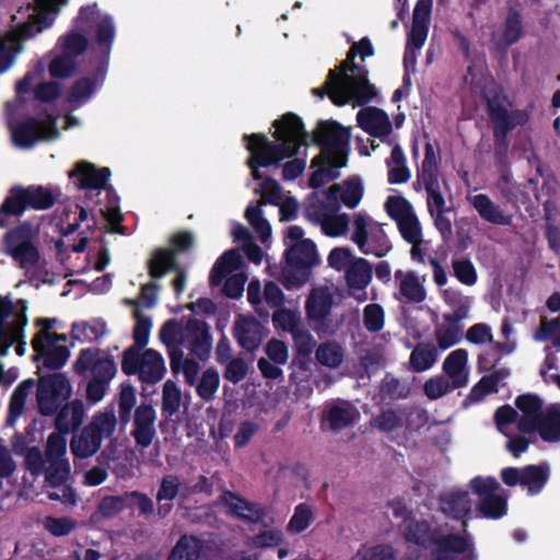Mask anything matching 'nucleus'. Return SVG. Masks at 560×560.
Masks as SVG:
<instances>
[{
    "label": "nucleus",
    "mask_w": 560,
    "mask_h": 560,
    "mask_svg": "<svg viewBox=\"0 0 560 560\" xmlns=\"http://www.w3.org/2000/svg\"><path fill=\"white\" fill-rule=\"evenodd\" d=\"M374 54V48L369 38H362L353 43L347 59L339 68L331 70L325 83V93L337 105L350 102L361 105L370 102L375 96V88L368 80V70L361 63L354 62L359 56L361 62L365 57ZM314 94L323 97L322 89H314Z\"/></svg>",
    "instance_id": "obj_1"
},
{
    "label": "nucleus",
    "mask_w": 560,
    "mask_h": 560,
    "mask_svg": "<svg viewBox=\"0 0 560 560\" xmlns=\"http://www.w3.org/2000/svg\"><path fill=\"white\" fill-rule=\"evenodd\" d=\"M273 137L276 142L267 140L264 136L253 135L246 137L247 149L250 152L248 165L255 179L261 178L257 167L278 164L285 158L292 156L305 143V132L300 118L293 114L284 115L275 121Z\"/></svg>",
    "instance_id": "obj_2"
},
{
    "label": "nucleus",
    "mask_w": 560,
    "mask_h": 560,
    "mask_svg": "<svg viewBox=\"0 0 560 560\" xmlns=\"http://www.w3.org/2000/svg\"><path fill=\"white\" fill-rule=\"evenodd\" d=\"M67 2L68 0H35L33 4L18 11L14 20L21 21L19 30L0 37V72L12 65L20 50V42L51 25L59 9Z\"/></svg>",
    "instance_id": "obj_3"
},
{
    "label": "nucleus",
    "mask_w": 560,
    "mask_h": 560,
    "mask_svg": "<svg viewBox=\"0 0 560 560\" xmlns=\"http://www.w3.org/2000/svg\"><path fill=\"white\" fill-rule=\"evenodd\" d=\"M314 137L322 151L312 162V167L317 170L314 171L310 184L312 187H319L337 177L338 168L346 165L350 133L336 122H323Z\"/></svg>",
    "instance_id": "obj_4"
},
{
    "label": "nucleus",
    "mask_w": 560,
    "mask_h": 560,
    "mask_svg": "<svg viewBox=\"0 0 560 560\" xmlns=\"http://www.w3.org/2000/svg\"><path fill=\"white\" fill-rule=\"evenodd\" d=\"M285 262L282 268V281L288 289L303 285L310 278L311 268L317 262L315 244L304 237L303 230L291 225L287 230Z\"/></svg>",
    "instance_id": "obj_5"
},
{
    "label": "nucleus",
    "mask_w": 560,
    "mask_h": 560,
    "mask_svg": "<svg viewBox=\"0 0 560 560\" xmlns=\"http://www.w3.org/2000/svg\"><path fill=\"white\" fill-rule=\"evenodd\" d=\"M405 552L400 560H418L421 547L436 540V560H455V555L465 552L468 544L460 537L450 536L442 540L429 532L425 523H410L405 532Z\"/></svg>",
    "instance_id": "obj_6"
},
{
    "label": "nucleus",
    "mask_w": 560,
    "mask_h": 560,
    "mask_svg": "<svg viewBox=\"0 0 560 560\" xmlns=\"http://www.w3.org/2000/svg\"><path fill=\"white\" fill-rule=\"evenodd\" d=\"M161 341L171 349L187 345L189 350L199 359L205 360L211 349L208 326L197 319L188 320L185 325L174 320L166 322L160 330Z\"/></svg>",
    "instance_id": "obj_7"
},
{
    "label": "nucleus",
    "mask_w": 560,
    "mask_h": 560,
    "mask_svg": "<svg viewBox=\"0 0 560 560\" xmlns=\"http://www.w3.org/2000/svg\"><path fill=\"white\" fill-rule=\"evenodd\" d=\"M350 240L364 255L384 257L392 249L385 224L377 222L364 211L352 214Z\"/></svg>",
    "instance_id": "obj_8"
},
{
    "label": "nucleus",
    "mask_w": 560,
    "mask_h": 560,
    "mask_svg": "<svg viewBox=\"0 0 560 560\" xmlns=\"http://www.w3.org/2000/svg\"><path fill=\"white\" fill-rule=\"evenodd\" d=\"M541 400L530 394L522 395L516 399L517 410L511 406L499 408L494 415L495 423L500 432L509 435L508 427L514 424L520 432L535 431L544 411Z\"/></svg>",
    "instance_id": "obj_9"
},
{
    "label": "nucleus",
    "mask_w": 560,
    "mask_h": 560,
    "mask_svg": "<svg viewBox=\"0 0 560 560\" xmlns=\"http://www.w3.org/2000/svg\"><path fill=\"white\" fill-rule=\"evenodd\" d=\"M26 308L25 300L12 301L0 295V354H4L12 342L21 340L27 322Z\"/></svg>",
    "instance_id": "obj_10"
},
{
    "label": "nucleus",
    "mask_w": 560,
    "mask_h": 560,
    "mask_svg": "<svg viewBox=\"0 0 560 560\" xmlns=\"http://www.w3.org/2000/svg\"><path fill=\"white\" fill-rule=\"evenodd\" d=\"M121 369L126 374H139L140 380L149 383L159 382L165 371L163 357L153 349H147L139 353L136 348L125 351Z\"/></svg>",
    "instance_id": "obj_11"
},
{
    "label": "nucleus",
    "mask_w": 560,
    "mask_h": 560,
    "mask_svg": "<svg viewBox=\"0 0 560 560\" xmlns=\"http://www.w3.org/2000/svg\"><path fill=\"white\" fill-rule=\"evenodd\" d=\"M54 202L51 191L42 186L14 188L10 191L0 208V224L4 225L7 214H21L27 207L35 209L49 208Z\"/></svg>",
    "instance_id": "obj_12"
},
{
    "label": "nucleus",
    "mask_w": 560,
    "mask_h": 560,
    "mask_svg": "<svg viewBox=\"0 0 560 560\" xmlns=\"http://www.w3.org/2000/svg\"><path fill=\"white\" fill-rule=\"evenodd\" d=\"M70 395L71 386L62 374L42 377L36 392L39 412L45 416L52 415Z\"/></svg>",
    "instance_id": "obj_13"
},
{
    "label": "nucleus",
    "mask_w": 560,
    "mask_h": 560,
    "mask_svg": "<svg viewBox=\"0 0 560 560\" xmlns=\"http://www.w3.org/2000/svg\"><path fill=\"white\" fill-rule=\"evenodd\" d=\"M338 210L329 202H319L315 199H310L307 206L308 217L317 221L324 234L330 237L346 235L351 224L349 215Z\"/></svg>",
    "instance_id": "obj_14"
},
{
    "label": "nucleus",
    "mask_w": 560,
    "mask_h": 560,
    "mask_svg": "<svg viewBox=\"0 0 560 560\" xmlns=\"http://www.w3.org/2000/svg\"><path fill=\"white\" fill-rule=\"evenodd\" d=\"M36 234L37 229L28 223H23L7 234V252L22 267L33 266L38 259V252L32 244Z\"/></svg>",
    "instance_id": "obj_15"
},
{
    "label": "nucleus",
    "mask_w": 560,
    "mask_h": 560,
    "mask_svg": "<svg viewBox=\"0 0 560 560\" xmlns=\"http://www.w3.org/2000/svg\"><path fill=\"white\" fill-rule=\"evenodd\" d=\"M485 96L491 116L499 127L511 129L528 120L529 114L527 110L512 108L504 96H501V90L494 82H490V88L485 92Z\"/></svg>",
    "instance_id": "obj_16"
},
{
    "label": "nucleus",
    "mask_w": 560,
    "mask_h": 560,
    "mask_svg": "<svg viewBox=\"0 0 560 560\" xmlns=\"http://www.w3.org/2000/svg\"><path fill=\"white\" fill-rule=\"evenodd\" d=\"M470 489L480 498V511L487 517L498 518L506 512V500L498 493L500 485L491 477H476Z\"/></svg>",
    "instance_id": "obj_17"
},
{
    "label": "nucleus",
    "mask_w": 560,
    "mask_h": 560,
    "mask_svg": "<svg viewBox=\"0 0 560 560\" xmlns=\"http://www.w3.org/2000/svg\"><path fill=\"white\" fill-rule=\"evenodd\" d=\"M334 304L332 285L324 284L314 288L305 302L307 318L318 330L326 328L327 318Z\"/></svg>",
    "instance_id": "obj_18"
},
{
    "label": "nucleus",
    "mask_w": 560,
    "mask_h": 560,
    "mask_svg": "<svg viewBox=\"0 0 560 560\" xmlns=\"http://www.w3.org/2000/svg\"><path fill=\"white\" fill-rule=\"evenodd\" d=\"M443 375L456 389L468 385L470 378L469 353L458 348L451 351L442 363Z\"/></svg>",
    "instance_id": "obj_19"
},
{
    "label": "nucleus",
    "mask_w": 560,
    "mask_h": 560,
    "mask_svg": "<svg viewBox=\"0 0 560 560\" xmlns=\"http://www.w3.org/2000/svg\"><path fill=\"white\" fill-rule=\"evenodd\" d=\"M75 369L80 373L90 372L94 380L107 382L116 373V366L113 360L98 351L88 349L81 352Z\"/></svg>",
    "instance_id": "obj_20"
},
{
    "label": "nucleus",
    "mask_w": 560,
    "mask_h": 560,
    "mask_svg": "<svg viewBox=\"0 0 560 560\" xmlns=\"http://www.w3.org/2000/svg\"><path fill=\"white\" fill-rule=\"evenodd\" d=\"M363 195L364 187L361 179L351 177L340 184L330 186L327 191L326 202L334 205L335 209H340V203L353 209L359 206Z\"/></svg>",
    "instance_id": "obj_21"
},
{
    "label": "nucleus",
    "mask_w": 560,
    "mask_h": 560,
    "mask_svg": "<svg viewBox=\"0 0 560 560\" xmlns=\"http://www.w3.org/2000/svg\"><path fill=\"white\" fill-rule=\"evenodd\" d=\"M57 135L54 121L33 119L12 129L14 143L21 148L32 147L37 140L54 139Z\"/></svg>",
    "instance_id": "obj_22"
},
{
    "label": "nucleus",
    "mask_w": 560,
    "mask_h": 560,
    "mask_svg": "<svg viewBox=\"0 0 560 560\" xmlns=\"http://www.w3.org/2000/svg\"><path fill=\"white\" fill-rule=\"evenodd\" d=\"M398 287L397 299L407 303H421L427 298L425 277L413 271L398 270L395 272Z\"/></svg>",
    "instance_id": "obj_23"
},
{
    "label": "nucleus",
    "mask_w": 560,
    "mask_h": 560,
    "mask_svg": "<svg viewBox=\"0 0 560 560\" xmlns=\"http://www.w3.org/2000/svg\"><path fill=\"white\" fill-rule=\"evenodd\" d=\"M345 278L351 294L359 302L366 301L368 295L364 289L372 280V267L369 261L364 258H357L347 269Z\"/></svg>",
    "instance_id": "obj_24"
},
{
    "label": "nucleus",
    "mask_w": 560,
    "mask_h": 560,
    "mask_svg": "<svg viewBox=\"0 0 560 560\" xmlns=\"http://www.w3.org/2000/svg\"><path fill=\"white\" fill-rule=\"evenodd\" d=\"M467 200L486 222L495 225H510L512 215L506 213L498 203L486 194L468 195Z\"/></svg>",
    "instance_id": "obj_25"
},
{
    "label": "nucleus",
    "mask_w": 560,
    "mask_h": 560,
    "mask_svg": "<svg viewBox=\"0 0 560 560\" xmlns=\"http://www.w3.org/2000/svg\"><path fill=\"white\" fill-rule=\"evenodd\" d=\"M432 7V0H418L412 19V27L409 36L408 49L410 52L420 49L428 35V23Z\"/></svg>",
    "instance_id": "obj_26"
},
{
    "label": "nucleus",
    "mask_w": 560,
    "mask_h": 560,
    "mask_svg": "<svg viewBox=\"0 0 560 560\" xmlns=\"http://www.w3.org/2000/svg\"><path fill=\"white\" fill-rule=\"evenodd\" d=\"M155 410L152 406L141 405L137 408L132 435L142 447L149 446L155 435Z\"/></svg>",
    "instance_id": "obj_27"
},
{
    "label": "nucleus",
    "mask_w": 560,
    "mask_h": 560,
    "mask_svg": "<svg viewBox=\"0 0 560 560\" xmlns=\"http://www.w3.org/2000/svg\"><path fill=\"white\" fill-rule=\"evenodd\" d=\"M234 336L246 350L258 348L262 338L259 323L254 317L245 315L237 316L234 323Z\"/></svg>",
    "instance_id": "obj_28"
},
{
    "label": "nucleus",
    "mask_w": 560,
    "mask_h": 560,
    "mask_svg": "<svg viewBox=\"0 0 560 560\" xmlns=\"http://www.w3.org/2000/svg\"><path fill=\"white\" fill-rule=\"evenodd\" d=\"M109 171L107 168H95L94 165L88 162H79L75 168L70 172L77 185L81 188L97 189L105 185Z\"/></svg>",
    "instance_id": "obj_29"
},
{
    "label": "nucleus",
    "mask_w": 560,
    "mask_h": 560,
    "mask_svg": "<svg viewBox=\"0 0 560 560\" xmlns=\"http://www.w3.org/2000/svg\"><path fill=\"white\" fill-rule=\"evenodd\" d=\"M358 122L362 129L374 137L386 136L392 130V125L386 114L374 107L359 112Z\"/></svg>",
    "instance_id": "obj_30"
},
{
    "label": "nucleus",
    "mask_w": 560,
    "mask_h": 560,
    "mask_svg": "<svg viewBox=\"0 0 560 560\" xmlns=\"http://www.w3.org/2000/svg\"><path fill=\"white\" fill-rule=\"evenodd\" d=\"M55 322L50 319H38V332L33 339V348L38 355L45 354L56 346H63L66 337L52 330Z\"/></svg>",
    "instance_id": "obj_31"
},
{
    "label": "nucleus",
    "mask_w": 560,
    "mask_h": 560,
    "mask_svg": "<svg viewBox=\"0 0 560 560\" xmlns=\"http://www.w3.org/2000/svg\"><path fill=\"white\" fill-rule=\"evenodd\" d=\"M220 503L226 508L229 513L252 522H258L264 517L262 510L245 502L231 492L223 493L220 498Z\"/></svg>",
    "instance_id": "obj_32"
},
{
    "label": "nucleus",
    "mask_w": 560,
    "mask_h": 560,
    "mask_svg": "<svg viewBox=\"0 0 560 560\" xmlns=\"http://www.w3.org/2000/svg\"><path fill=\"white\" fill-rule=\"evenodd\" d=\"M85 411L83 402L73 400L67 404L56 418V428L62 433L78 429L84 420Z\"/></svg>",
    "instance_id": "obj_33"
},
{
    "label": "nucleus",
    "mask_w": 560,
    "mask_h": 560,
    "mask_svg": "<svg viewBox=\"0 0 560 560\" xmlns=\"http://www.w3.org/2000/svg\"><path fill=\"white\" fill-rule=\"evenodd\" d=\"M101 438L93 434L86 427L70 441V450L77 458H89L101 448Z\"/></svg>",
    "instance_id": "obj_34"
},
{
    "label": "nucleus",
    "mask_w": 560,
    "mask_h": 560,
    "mask_svg": "<svg viewBox=\"0 0 560 560\" xmlns=\"http://www.w3.org/2000/svg\"><path fill=\"white\" fill-rule=\"evenodd\" d=\"M535 431L546 442L560 441V407L553 405L544 410Z\"/></svg>",
    "instance_id": "obj_35"
},
{
    "label": "nucleus",
    "mask_w": 560,
    "mask_h": 560,
    "mask_svg": "<svg viewBox=\"0 0 560 560\" xmlns=\"http://www.w3.org/2000/svg\"><path fill=\"white\" fill-rule=\"evenodd\" d=\"M243 265L241 255L236 250L225 252L215 262L211 270L210 281L212 284L218 285L222 280L238 270Z\"/></svg>",
    "instance_id": "obj_36"
},
{
    "label": "nucleus",
    "mask_w": 560,
    "mask_h": 560,
    "mask_svg": "<svg viewBox=\"0 0 560 560\" xmlns=\"http://www.w3.org/2000/svg\"><path fill=\"white\" fill-rule=\"evenodd\" d=\"M471 506L472 502L468 493L466 491H456L443 498L441 509L445 514L460 518L467 515Z\"/></svg>",
    "instance_id": "obj_37"
},
{
    "label": "nucleus",
    "mask_w": 560,
    "mask_h": 560,
    "mask_svg": "<svg viewBox=\"0 0 560 560\" xmlns=\"http://www.w3.org/2000/svg\"><path fill=\"white\" fill-rule=\"evenodd\" d=\"M359 418L358 410L348 402L341 401L328 410L327 419L334 430L351 425Z\"/></svg>",
    "instance_id": "obj_38"
},
{
    "label": "nucleus",
    "mask_w": 560,
    "mask_h": 560,
    "mask_svg": "<svg viewBox=\"0 0 560 560\" xmlns=\"http://www.w3.org/2000/svg\"><path fill=\"white\" fill-rule=\"evenodd\" d=\"M509 376L506 370L495 371L494 373L483 376L470 390L468 399L472 402L481 400L487 394L497 392L499 383Z\"/></svg>",
    "instance_id": "obj_39"
},
{
    "label": "nucleus",
    "mask_w": 560,
    "mask_h": 560,
    "mask_svg": "<svg viewBox=\"0 0 560 560\" xmlns=\"http://www.w3.org/2000/svg\"><path fill=\"white\" fill-rule=\"evenodd\" d=\"M117 425V419L113 409H106L102 412L96 413L92 421L86 425V428L96 436L101 438V442L103 439L109 438Z\"/></svg>",
    "instance_id": "obj_40"
},
{
    "label": "nucleus",
    "mask_w": 560,
    "mask_h": 560,
    "mask_svg": "<svg viewBox=\"0 0 560 560\" xmlns=\"http://www.w3.org/2000/svg\"><path fill=\"white\" fill-rule=\"evenodd\" d=\"M384 208L388 217L393 219L396 224L416 214L411 202L402 196H389L384 203Z\"/></svg>",
    "instance_id": "obj_41"
},
{
    "label": "nucleus",
    "mask_w": 560,
    "mask_h": 560,
    "mask_svg": "<svg viewBox=\"0 0 560 560\" xmlns=\"http://www.w3.org/2000/svg\"><path fill=\"white\" fill-rule=\"evenodd\" d=\"M462 325L443 317V322L435 330V339L441 349H448L456 345L462 337Z\"/></svg>",
    "instance_id": "obj_42"
},
{
    "label": "nucleus",
    "mask_w": 560,
    "mask_h": 560,
    "mask_svg": "<svg viewBox=\"0 0 560 560\" xmlns=\"http://www.w3.org/2000/svg\"><path fill=\"white\" fill-rule=\"evenodd\" d=\"M46 466L43 470L45 480L52 487L63 485L70 476L69 460H46Z\"/></svg>",
    "instance_id": "obj_43"
},
{
    "label": "nucleus",
    "mask_w": 560,
    "mask_h": 560,
    "mask_svg": "<svg viewBox=\"0 0 560 560\" xmlns=\"http://www.w3.org/2000/svg\"><path fill=\"white\" fill-rule=\"evenodd\" d=\"M548 478V469L545 466H526L524 467V477L522 486L526 487L528 493L535 494L541 490Z\"/></svg>",
    "instance_id": "obj_44"
},
{
    "label": "nucleus",
    "mask_w": 560,
    "mask_h": 560,
    "mask_svg": "<svg viewBox=\"0 0 560 560\" xmlns=\"http://www.w3.org/2000/svg\"><path fill=\"white\" fill-rule=\"evenodd\" d=\"M171 366L174 372H182L190 385L195 383L200 369L196 361L184 358L183 353L177 351L171 353Z\"/></svg>",
    "instance_id": "obj_45"
},
{
    "label": "nucleus",
    "mask_w": 560,
    "mask_h": 560,
    "mask_svg": "<svg viewBox=\"0 0 560 560\" xmlns=\"http://www.w3.org/2000/svg\"><path fill=\"white\" fill-rule=\"evenodd\" d=\"M455 389L456 387L450 384V382L443 374L432 376L429 380H427L425 383L423 384L424 395L430 400L442 398Z\"/></svg>",
    "instance_id": "obj_46"
},
{
    "label": "nucleus",
    "mask_w": 560,
    "mask_h": 560,
    "mask_svg": "<svg viewBox=\"0 0 560 560\" xmlns=\"http://www.w3.org/2000/svg\"><path fill=\"white\" fill-rule=\"evenodd\" d=\"M67 438L60 431L49 434L46 443V460H67Z\"/></svg>",
    "instance_id": "obj_47"
},
{
    "label": "nucleus",
    "mask_w": 560,
    "mask_h": 560,
    "mask_svg": "<svg viewBox=\"0 0 560 560\" xmlns=\"http://www.w3.org/2000/svg\"><path fill=\"white\" fill-rule=\"evenodd\" d=\"M200 550L199 540L194 537H183L174 547L170 560H196Z\"/></svg>",
    "instance_id": "obj_48"
},
{
    "label": "nucleus",
    "mask_w": 560,
    "mask_h": 560,
    "mask_svg": "<svg viewBox=\"0 0 560 560\" xmlns=\"http://www.w3.org/2000/svg\"><path fill=\"white\" fill-rule=\"evenodd\" d=\"M435 350L429 346H418L410 354V364L413 370L423 372L429 370L436 361Z\"/></svg>",
    "instance_id": "obj_49"
},
{
    "label": "nucleus",
    "mask_w": 560,
    "mask_h": 560,
    "mask_svg": "<svg viewBox=\"0 0 560 560\" xmlns=\"http://www.w3.org/2000/svg\"><path fill=\"white\" fill-rule=\"evenodd\" d=\"M182 404V394L176 384L172 381H166L163 385L162 393V409L167 415L172 416L178 411Z\"/></svg>",
    "instance_id": "obj_50"
},
{
    "label": "nucleus",
    "mask_w": 560,
    "mask_h": 560,
    "mask_svg": "<svg viewBox=\"0 0 560 560\" xmlns=\"http://www.w3.org/2000/svg\"><path fill=\"white\" fill-rule=\"evenodd\" d=\"M245 217L253 229L258 234L261 242H266L270 234L271 228L266 219L262 217L259 206H249L246 209Z\"/></svg>",
    "instance_id": "obj_51"
},
{
    "label": "nucleus",
    "mask_w": 560,
    "mask_h": 560,
    "mask_svg": "<svg viewBox=\"0 0 560 560\" xmlns=\"http://www.w3.org/2000/svg\"><path fill=\"white\" fill-rule=\"evenodd\" d=\"M33 389V381L27 380L21 383L14 390L11 402H10V422H13L14 418L19 417L26 401V398Z\"/></svg>",
    "instance_id": "obj_52"
},
{
    "label": "nucleus",
    "mask_w": 560,
    "mask_h": 560,
    "mask_svg": "<svg viewBox=\"0 0 560 560\" xmlns=\"http://www.w3.org/2000/svg\"><path fill=\"white\" fill-rule=\"evenodd\" d=\"M219 373L212 369L206 370L197 385L199 397L205 400H211L219 388Z\"/></svg>",
    "instance_id": "obj_53"
},
{
    "label": "nucleus",
    "mask_w": 560,
    "mask_h": 560,
    "mask_svg": "<svg viewBox=\"0 0 560 560\" xmlns=\"http://www.w3.org/2000/svg\"><path fill=\"white\" fill-rule=\"evenodd\" d=\"M319 363L328 368H337L343 360V352L336 343H324L316 351Z\"/></svg>",
    "instance_id": "obj_54"
},
{
    "label": "nucleus",
    "mask_w": 560,
    "mask_h": 560,
    "mask_svg": "<svg viewBox=\"0 0 560 560\" xmlns=\"http://www.w3.org/2000/svg\"><path fill=\"white\" fill-rule=\"evenodd\" d=\"M538 341H551L560 346V318L546 319L540 323L539 329L535 334Z\"/></svg>",
    "instance_id": "obj_55"
},
{
    "label": "nucleus",
    "mask_w": 560,
    "mask_h": 560,
    "mask_svg": "<svg viewBox=\"0 0 560 560\" xmlns=\"http://www.w3.org/2000/svg\"><path fill=\"white\" fill-rule=\"evenodd\" d=\"M402 238L408 243L423 242L421 223L417 214L397 224Z\"/></svg>",
    "instance_id": "obj_56"
},
{
    "label": "nucleus",
    "mask_w": 560,
    "mask_h": 560,
    "mask_svg": "<svg viewBox=\"0 0 560 560\" xmlns=\"http://www.w3.org/2000/svg\"><path fill=\"white\" fill-rule=\"evenodd\" d=\"M352 253V250L348 247H337L334 248L328 256V264L334 269L341 271H347L348 268L353 264L357 259Z\"/></svg>",
    "instance_id": "obj_57"
},
{
    "label": "nucleus",
    "mask_w": 560,
    "mask_h": 560,
    "mask_svg": "<svg viewBox=\"0 0 560 560\" xmlns=\"http://www.w3.org/2000/svg\"><path fill=\"white\" fill-rule=\"evenodd\" d=\"M174 265V256L170 250H158L150 261V272L152 277H161Z\"/></svg>",
    "instance_id": "obj_58"
},
{
    "label": "nucleus",
    "mask_w": 560,
    "mask_h": 560,
    "mask_svg": "<svg viewBox=\"0 0 560 560\" xmlns=\"http://www.w3.org/2000/svg\"><path fill=\"white\" fill-rule=\"evenodd\" d=\"M277 328L290 331L292 335L299 329L300 315L289 310H278L272 316Z\"/></svg>",
    "instance_id": "obj_59"
},
{
    "label": "nucleus",
    "mask_w": 560,
    "mask_h": 560,
    "mask_svg": "<svg viewBox=\"0 0 560 560\" xmlns=\"http://www.w3.org/2000/svg\"><path fill=\"white\" fill-rule=\"evenodd\" d=\"M354 560H396V555L393 547L380 545L360 550Z\"/></svg>",
    "instance_id": "obj_60"
},
{
    "label": "nucleus",
    "mask_w": 560,
    "mask_h": 560,
    "mask_svg": "<svg viewBox=\"0 0 560 560\" xmlns=\"http://www.w3.org/2000/svg\"><path fill=\"white\" fill-rule=\"evenodd\" d=\"M424 187L428 192L429 213L446 210L445 199L439 189L438 180H427Z\"/></svg>",
    "instance_id": "obj_61"
},
{
    "label": "nucleus",
    "mask_w": 560,
    "mask_h": 560,
    "mask_svg": "<svg viewBox=\"0 0 560 560\" xmlns=\"http://www.w3.org/2000/svg\"><path fill=\"white\" fill-rule=\"evenodd\" d=\"M261 196L260 203L278 205L282 201V192L279 184L271 178H266L259 186Z\"/></svg>",
    "instance_id": "obj_62"
},
{
    "label": "nucleus",
    "mask_w": 560,
    "mask_h": 560,
    "mask_svg": "<svg viewBox=\"0 0 560 560\" xmlns=\"http://www.w3.org/2000/svg\"><path fill=\"white\" fill-rule=\"evenodd\" d=\"M372 425L381 431H392L402 425V411H385L373 420Z\"/></svg>",
    "instance_id": "obj_63"
},
{
    "label": "nucleus",
    "mask_w": 560,
    "mask_h": 560,
    "mask_svg": "<svg viewBox=\"0 0 560 560\" xmlns=\"http://www.w3.org/2000/svg\"><path fill=\"white\" fill-rule=\"evenodd\" d=\"M75 68L74 60L68 54L57 57L49 66V72L55 78H67Z\"/></svg>",
    "instance_id": "obj_64"
}]
</instances>
